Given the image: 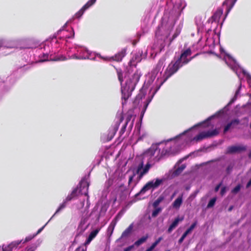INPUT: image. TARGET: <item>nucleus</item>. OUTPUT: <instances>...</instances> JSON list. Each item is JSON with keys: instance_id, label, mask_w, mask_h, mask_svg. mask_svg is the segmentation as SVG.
<instances>
[{"instance_id": "1", "label": "nucleus", "mask_w": 251, "mask_h": 251, "mask_svg": "<svg viewBox=\"0 0 251 251\" xmlns=\"http://www.w3.org/2000/svg\"><path fill=\"white\" fill-rule=\"evenodd\" d=\"M226 109V107L175 138H171L152 145L143 153V160H147L148 163L151 165V163L159 161L165 156L175 154L192 142L197 143L204 139L217 135L219 132L218 129L207 131L204 129L211 126L213 127L214 125L211 123L210 121L214 117H219L223 114Z\"/></svg>"}, {"instance_id": "2", "label": "nucleus", "mask_w": 251, "mask_h": 251, "mask_svg": "<svg viewBox=\"0 0 251 251\" xmlns=\"http://www.w3.org/2000/svg\"><path fill=\"white\" fill-rule=\"evenodd\" d=\"M185 6L184 0H178L175 4L172 0L167 2L161 23L155 32V38L161 50L165 46H170L180 34L181 27L178 26L171 36L175 23Z\"/></svg>"}, {"instance_id": "3", "label": "nucleus", "mask_w": 251, "mask_h": 251, "mask_svg": "<svg viewBox=\"0 0 251 251\" xmlns=\"http://www.w3.org/2000/svg\"><path fill=\"white\" fill-rule=\"evenodd\" d=\"M74 34L72 28L66 29L64 26L55 35L47 39L41 46L39 61H64L66 59L65 56L56 55V53L60 52V48L67 42V39L73 38Z\"/></svg>"}, {"instance_id": "4", "label": "nucleus", "mask_w": 251, "mask_h": 251, "mask_svg": "<svg viewBox=\"0 0 251 251\" xmlns=\"http://www.w3.org/2000/svg\"><path fill=\"white\" fill-rule=\"evenodd\" d=\"M165 58L162 57L156 65V67L151 73H149L146 76V80L142 88L140 89L139 93L136 97L134 103L135 105H138L143 103V109H144V102L150 92L151 87L156 84H159L160 79H163L162 72L165 66Z\"/></svg>"}, {"instance_id": "5", "label": "nucleus", "mask_w": 251, "mask_h": 251, "mask_svg": "<svg viewBox=\"0 0 251 251\" xmlns=\"http://www.w3.org/2000/svg\"><path fill=\"white\" fill-rule=\"evenodd\" d=\"M118 79L121 84L122 105L124 106L126 102V100L130 97L131 93L134 90L135 86L138 82L141 73L137 71L131 76H127L125 75V78L126 79L125 83H123V73L121 70H117Z\"/></svg>"}, {"instance_id": "6", "label": "nucleus", "mask_w": 251, "mask_h": 251, "mask_svg": "<svg viewBox=\"0 0 251 251\" xmlns=\"http://www.w3.org/2000/svg\"><path fill=\"white\" fill-rule=\"evenodd\" d=\"M180 67H181V65L179 63V61H176L175 62L172 61L169 65L166 71L163 75V79H160V83L159 84H156L155 86L152 85L151 87L150 92L148 94V96L146 99V101L144 102V109H143L141 112V116L142 117H143L149 104L151 101L155 93L159 89L161 86L169 77L176 73Z\"/></svg>"}, {"instance_id": "7", "label": "nucleus", "mask_w": 251, "mask_h": 251, "mask_svg": "<svg viewBox=\"0 0 251 251\" xmlns=\"http://www.w3.org/2000/svg\"><path fill=\"white\" fill-rule=\"evenodd\" d=\"M220 57L223 58L226 63L236 74L240 81H241V80L242 79V76H245L250 87H251V76L243 69L240 67L231 56L229 54L224 52L223 50L221 49V54L220 55ZM241 86V82H240V86L238 89L236 91L234 98L231 100L229 104L233 102L234 101L236 100L239 93Z\"/></svg>"}, {"instance_id": "8", "label": "nucleus", "mask_w": 251, "mask_h": 251, "mask_svg": "<svg viewBox=\"0 0 251 251\" xmlns=\"http://www.w3.org/2000/svg\"><path fill=\"white\" fill-rule=\"evenodd\" d=\"M123 174L120 170H117L111 176L105 183V188L106 191L111 188L120 195L126 194L128 191L126 186L122 182Z\"/></svg>"}, {"instance_id": "9", "label": "nucleus", "mask_w": 251, "mask_h": 251, "mask_svg": "<svg viewBox=\"0 0 251 251\" xmlns=\"http://www.w3.org/2000/svg\"><path fill=\"white\" fill-rule=\"evenodd\" d=\"M80 193L82 195H84L87 196V205L83 212L82 217L81 219L79 226L77 228V232L79 234H82L88 227L90 223L88 222V209L89 206V196L88 188L89 184L85 179H82L80 183Z\"/></svg>"}, {"instance_id": "10", "label": "nucleus", "mask_w": 251, "mask_h": 251, "mask_svg": "<svg viewBox=\"0 0 251 251\" xmlns=\"http://www.w3.org/2000/svg\"><path fill=\"white\" fill-rule=\"evenodd\" d=\"M144 161L142 160L134 169L133 174L129 176L128 184L133 188L149 171L151 164L147 163L144 166Z\"/></svg>"}, {"instance_id": "11", "label": "nucleus", "mask_w": 251, "mask_h": 251, "mask_svg": "<svg viewBox=\"0 0 251 251\" xmlns=\"http://www.w3.org/2000/svg\"><path fill=\"white\" fill-rule=\"evenodd\" d=\"M22 41V39L8 40L0 38V54L6 56L13 53L12 50L24 49L21 45Z\"/></svg>"}, {"instance_id": "12", "label": "nucleus", "mask_w": 251, "mask_h": 251, "mask_svg": "<svg viewBox=\"0 0 251 251\" xmlns=\"http://www.w3.org/2000/svg\"><path fill=\"white\" fill-rule=\"evenodd\" d=\"M96 56H99L100 57L104 59H107V58L102 57L100 55L94 52H92L88 50L86 48L77 45L76 50V59L82 60V59H95Z\"/></svg>"}, {"instance_id": "13", "label": "nucleus", "mask_w": 251, "mask_h": 251, "mask_svg": "<svg viewBox=\"0 0 251 251\" xmlns=\"http://www.w3.org/2000/svg\"><path fill=\"white\" fill-rule=\"evenodd\" d=\"M165 180V178H156L148 182L141 189L140 191L137 194H145L150 190H154L157 188Z\"/></svg>"}, {"instance_id": "14", "label": "nucleus", "mask_w": 251, "mask_h": 251, "mask_svg": "<svg viewBox=\"0 0 251 251\" xmlns=\"http://www.w3.org/2000/svg\"><path fill=\"white\" fill-rule=\"evenodd\" d=\"M223 13V9L219 8L215 12L211 19L208 21L209 23H211L212 26L210 29H208L207 31V33L209 31H213L214 33H217V27L218 26V23L219 22L220 18L222 15Z\"/></svg>"}, {"instance_id": "15", "label": "nucleus", "mask_w": 251, "mask_h": 251, "mask_svg": "<svg viewBox=\"0 0 251 251\" xmlns=\"http://www.w3.org/2000/svg\"><path fill=\"white\" fill-rule=\"evenodd\" d=\"M100 230V228H98L91 231L83 245L77 248L76 251H87V246L91 243L93 239L95 238Z\"/></svg>"}, {"instance_id": "16", "label": "nucleus", "mask_w": 251, "mask_h": 251, "mask_svg": "<svg viewBox=\"0 0 251 251\" xmlns=\"http://www.w3.org/2000/svg\"><path fill=\"white\" fill-rule=\"evenodd\" d=\"M191 54V49H188L181 53L180 57L176 61H179V63L182 67L183 65L188 63L192 59V57H190Z\"/></svg>"}, {"instance_id": "17", "label": "nucleus", "mask_w": 251, "mask_h": 251, "mask_svg": "<svg viewBox=\"0 0 251 251\" xmlns=\"http://www.w3.org/2000/svg\"><path fill=\"white\" fill-rule=\"evenodd\" d=\"M66 56L63 55L67 59H76V50L77 45H75L72 47H69L66 49ZM58 53H56V55H62V54H58Z\"/></svg>"}, {"instance_id": "18", "label": "nucleus", "mask_w": 251, "mask_h": 251, "mask_svg": "<svg viewBox=\"0 0 251 251\" xmlns=\"http://www.w3.org/2000/svg\"><path fill=\"white\" fill-rule=\"evenodd\" d=\"M97 0H89L75 15V18H79L81 17L85 11L93 5Z\"/></svg>"}, {"instance_id": "19", "label": "nucleus", "mask_w": 251, "mask_h": 251, "mask_svg": "<svg viewBox=\"0 0 251 251\" xmlns=\"http://www.w3.org/2000/svg\"><path fill=\"white\" fill-rule=\"evenodd\" d=\"M236 1L237 0H226L223 2V7L226 10V15L229 13Z\"/></svg>"}, {"instance_id": "20", "label": "nucleus", "mask_w": 251, "mask_h": 251, "mask_svg": "<svg viewBox=\"0 0 251 251\" xmlns=\"http://www.w3.org/2000/svg\"><path fill=\"white\" fill-rule=\"evenodd\" d=\"M246 148L243 146H232L227 148V152L232 153L245 151Z\"/></svg>"}, {"instance_id": "21", "label": "nucleus", "mask_w": 251, "mask_h": 251, "mask_svg": "<svg viewBox=\"0 0 251 251\" xmlns=\"http://www.w3.org/2000/svg\"><path fill=\"white\" fill-rule=\"evenodd\" d=\"M184 218L183 217H177L175 220L173 222V223L171 224L168 229V232L171 233L174 229H175L178 225L179 222H181L183 220Z\"/></svg>"}, {"instance_id": "22", "label": "nucleus", "mask_w": 251, "mask_h": 251, "mask_svg": "<svg viewBox=\"0 0 251 251\" xmlns=\"http://www.w3.org/2000/svg\"><path fill=\"white\" fill-rule=\"evenodd\" d=\"M186 168L185 164H177L175 167V170L173 173V175L174 176L179 175Z\"/></svg>"}, {"instance_id": "23", "label": "nucleus", "mask_w": 251, "mask_h": 251, "mask_svg": "<svg viewBox=\"0 0 251 251\" xmlns=\"http://www.w3.org/2000/svg\"><path fill=\"white\" fill-rule=\"evenodd\" d=\"M186 168L185 164H177L175 167V170L173 173V175L174 176L179 175Z\"/></svg>"}, {"instance_id": "24", "label": "nucleus", "mask_w": 251, "mask_h": 251, "mask_svg": "<svg viewBox=\"0 0 251 251\" xmlns=\"http://www.w3.org/2000/svg\"><path fill=\"white\" fill-rule=\"evenodd\" d=\"M186 168L185 164H177L175 167V170L173 173V175L174 176L179 175Z\"/></svg>"}, {"instance_id": "25", "label": "nucleus", "mask_w": 251, "mask_h": 251, "mask_svg": "<svg viewBox=\"0 0 251 251\" xmlns=\"http://www.w3.org/2000/svg\"><path fill=\"white\" fill-rule=\"evenodd\" d=\"M239 123V120L238 119H235L232 120L231 122L228 123L225 127L224 132L226 133L230 128H233L234 126L238 125Z\"/></svg>"}, {"instance_id": "26", "label": "nucleus", "mask_w": 251, "mask_h": 251, "mask_svg": "<svg viewBox=\"0 0 251 251\" xmlns=\"http://www.w3.org/2000/svg\"><path fill=\"white\" fill-rule=\"evenodd\" d=\"M126 52V49H123L120 52L115 54V56H112L111 58L116 61H121L123 58L125 56Z\"/></svg>"}, {"instance_id": "27", "label": "nucleus", "mask_w": 251, "mask_h": 251, "mask_svg": "<svg viewBox=\"0 0 251 251\" xmlns=\"http://www.w3.org/2000/svg\"><path fill=\"white\" fill-rule=\"evenodd\" d=\"M183 201V194L180 195L173 203L172 206L173 208L178 209L180 207Z\"/></svg>"}, {"instance_id": "28", "label": "nucleus", "mask_w": 251, "mask_h": 251, "mask_svg": "<svg viewBox=\"0 0 251 251\" xmlns=\"http://www.w3.org/2000/svg\"><path fill=\"white\" fill-rule=\"evenodd\" d=\"M141 60V57L139 54H136L133 57L132 59L130 61L129 65L130 67L135 66L136 63L140 62Z\"/></svg>"}, {"instance_id": "29", "label": "nucleus", "mask_w": 251, "mask_h": 251, "mask_svg": "<svg viewBox=\"0 0 251 251\" xmlns=\"http://www.w3.org/2000/svg\"><path fill=\"white\" fill-rule=\"evenodd\" d=\"M140 127H141V124L138 123L136 125V132L139 135L138 141L142 140L147 135L146 133H143L142 134L141 133Z\"/></svg>"}, {"instance_id": "30", "label": "nucleus", "mask_w": 251, "mask_h": 251, "mask_svg": "<svg viewBox=\"0 0 251 251\" xmlns=\"http://www.w3.org/2000/svg\"><path fill=\"white\" fill-rule=\"evenodd\" d=\"M77 189V188L74 189L71 193L66 197L64 201H65L67 203L68 201H71L76 196Z\"/></svg>"}, {"instance_id": "31", "label": "nucleus", "mask_w": 251, "mask_h": 251, "mask_svg": "<svg viewBox=\"0 0 251 251\" xmlns=\"http://www.w3.org/2000/svg\"><path fill=\"white\" fill-rule=\"evenodd\" d=\"M67 204V202L65 201H63L59 205L58 208L57 209L56 211H55L54 215L51 217V218L50 219V221L51 220V219L53 218V217L56 215V214L60 212L61 210H62L63 209H64L66 205Z\"/></svg>"}, {"instance_id": "32", "label": "nucleus", "mask_w": 251, "mask_h": 251, "mask_svg": "<svg viewBox=\"0 0 251 251\" xmlns=\"http://www.w3.org/2000/svg\"><path fill=\"white\" fill-rule=\"evenodd\" d=\"M133 228V225H130L122 233L121 238L128 236L131 233Z\"/></svg>"}, {"instance_id": "33", "label": "nucleus", "mask_w": 251, "mask_h": 251, "mask_svg": "<svg viewBox=\"0 0 251 251\" xmlns=\"http://www.w3.org/2000/svg\"><path fill=\"white\" fill-rule=\"evenodd\" d=\"M116 224V222L112 221L109 226L107 228V234L109 235V236L112 234Z\"/></svg>"}, {"instance_id": "34", "label": "nucleus", "mask_w": 251, "mask_h": 251, "mask_svg": "<svg viewBox=\"0 0 251 251\" xmlns=\"http://www.w3.org/2000/svg\"><path fill=\"white\" fill-rule=\"evenodd\" d=\"M148 238V235L143 236V237H141V238H140L139 239H138V240H137L134 243V245L136 246H139L140 245L144 243L145 242H146V241L147 240Z\"/></svg>"}, {"instance_id": "35", "label": "nucleus", "mask_w": 251, "mask_h": 251, "mask_svg": "<svg viewBox=\"0 0 251 251\" xmlns=\"http://www.w3.org/2000/svg\"><path fill=\"white\" fill-rule=\"evenodd\" d=\"M197 225V221L194 222L185 232H186L188 234V235L190 234L193 231V230L194 229V228Z\"/></svg>"}, {"instance_id": "36", "label": "nucleus", "mask_w": 251, "mask_h": 251, "mask_svg": "<svg viewBox=\"0 0 251 251\" xmlns=\"http://www.w3.org/2000/svg\"><path fill=\"white\" fill-rule=\"evenodd\" d=\"M216 198H213L212 199H211L207 204V208H211V207H213L214 205V204L216 202Z\"/></svg>"}, {"instance_id": "37", "label": "nucleus", "mask_w": 251, "mask_h": 251, "mask_svg": "<svg viewBox=\"0 0 251 251\" xmlns=\"http://www.w3.org/2000/svg\"><path fill=\"white\" fill-rule=\"evenodd\" d=\"M36 236L35 235V234H33V235H29L28 236H27L24 240H22V243L23 242V243H25L26 242H27L29 241H30L31 240H32L33 238H34Z\"/></svg>"}, {"instance_id": "38", "label": "nucleus", "mask_w": 251, "mask_h": 251, "mask_svg": "<svg viewBox=\"0 0 251 251\" xmlns=\"http://www.w3.org/2000/svg\"><path fill=\"white\" fill-rule=\"evenodd\" d=\"M161 208H157L154 209L152 213V216L153 217H156L158 213L161 211Z\"/></svg>"}, {"instance_id": "39", "label": "nucleus", "mask_w": 251, "mask_h": 251, "mask_svg": "<svg viewBox=\"0 0 251 251\" xmlns=\"http://www.w3.org/2000/svg\"><path fill=\"white\" fill-rule=\"evenodd\" d=\"M162 239L163 238L161 237L158 238L157 240H156L151 245L152 247L154 249L155 247L159 244V243L162 240Z\"/></svg>"}, {"instance_id": "40", "label": "nucleus", "mask_w": 251, "mask_h": 251, "mask_svg": "<svg viewBox=\"0 0 251 251\" xmlns=\"http://www.w3.org/2000/svg\"><path fill=\"white\" fill-rule=\"evenodd\" d=\"M241 189V185L238 184L237 185L234 189L232 190V193L234 194H236L238 193Z\"/></svg>"}, {"instance_id": "41", "label": "nucleus", "mask_w": 251, "mask_h": 251, "mask_svg": "<svg viewBox=\"0 0 251 251\" xmlns=\"http://www.w3.org/2000/svg\"><path fill=\"white\" fill-rule=\"evenodd\" d=\"M199 192L198 190L196 191L195 192H194L193 194H192L189 197V200L192 201L195 198L196 196L197 195L198 193Z\"/></svg>"}, {"instance_id": "42", "label": "nucleus", "mask_w": 251, "mask_h": 251, "mask_svg": "<svg viewBox=\"0 0 251 251\" xmlns=\"http://www.w3.org/2000/svg\"><path fill=\"white\" fill-rule=\"evenodd\" d=\"M50 221L49 220L43 226H42L41 228H40V229H39L38 230V231H37V232L34 234L35 236H36L37 235H38V234H39L43 230V229L44 228V227L46 226L48 224V223L50 222Z\"/></svg>"}, {"instance_id": "43", "label": "nucleus", "mask_w": 251, "mask_h": 251, "mask_svg": "<svg viewBox=\"0 0 251 251\" xmlns=\"http://www.w3.org/2000/svg\"><path fill=\"white\" fill-rule=\"evenodd\" d=\"M36 247L33 246L27 247V248H26L25 251H34Z\"/></svg>"}, {"instance_id": "44", "label": "nucleus", "mask_w": 251, "mask_h": 251, "mask_svg": "<svg viewBox=\"0 0 251 251\" xmlns=\"http://www.w3.org/2000/svg\"><path fill=\"white\" fill-rule=\"evenodd\" d=\"M116 130L115 129H112V132H110V137L108 138V140H110L113 138L116 133Z\"/></svg>"}, {"instance_id": "45", "label": "nucleus", "mask_w": 251, "mask_h": 251, "mask_svg": "<svg viewBox=\"0 0 251 251\" xmlns=\"http://www.w3.org/2000/svg\"><path fill=\"white\" fill-rule=\"evenodd\" d=\"M232 168H233L232 165H229L226 168V173L227 174H229L231 172Z\"/></svg>"}, {"instance_id": "46", "label": "nucleus", "mask_w": 251, "mask_h": 251, "mask_svg": "<svg viewBox=\"0 0 251 251\" xmlns=\"http://www.w3.org/2000/svg\"><path fill=\"white\" fill-rule=\"evenodd\" d=\"M226 191V187H223L221 190V195L223 196L225 194Z\"/></svg>"}, {"instance_id": "47", "label": "nucleus", "mask_w": 251, "mask_h": 251, "mask_svg": "<svg viewBox=\"0 0 251 251\" xmlns=\"http://www.w3.org/2000/svg\"><path fill=\"white\" fill-rule=\"evenodd\" d=\"M222 185V182H221L220 183H219L218 185H217L215 188V192H217L219 191L221 186Z\"/></svg>"}, {"instance_id": "48", "label": "nucleus", "mask_w": 251, "mask_h": 251, "mask_svg": "<svg viewBox=\"0 0 251 251\" xmlns=\"http://www.w3.org/2000/svg\"><path fill=\"white\" fill-rule=\"evenodd\" d=\"M132 248V246H129L126 248H125L124 250V251H130L131 249Z\"/></svg>"}, {"instance_id": "49", "label": "nucleus", "mask_w": 251, "mask_h": 251, "mask_svg": "<svg viewBox=\"0 0 251 251\" xmlns=\"http://www.w3.org/2000/svg\"><path fill=\"white\" fill-rule=\"evenodd\" d=\"M203 30V27H198V33L202 32Z\"/></svg>"}, {"instance_id": "50", "label": "nucleus", "mask_w": 251, "mask_h": 251, "mask_svg": "<svg viewBox=\"0 0 251 251\" xmlns=\"http://www.w3.org/2000/svg\"><path fill=\"white\" fill-rule=\"evenodd\" d=\"M187 235L188 234L186 232H184V233L182 234L181 237L184 239Z\"/></svg>"}, {"instance_id": "51", "label": "nucleus", "mask_w": 251, "mask_h": 251, "mask_svg": "<svg viewBox=\"0 0 251 251\" xmlns=\"http://www.w3.org/2000/svg\"><path fill=\"white\" fill-rule=\"evenodd\" d=\"M187 235L188 234L186 232H184V233L182 234L181 237L184 239Z\"/></svg>"}, {"instance_id": "52", "label": "nucleus", "mask_w": 251, "mask_h": 251, "mask_svg": "<svg viewBox=\"0 0 251 251\" xmlns=\"http://www.w3.org/2000/svg\"><path fill=\"white\" fill-rule=\"evenodd\" d=\"M154 248L152 247L151 246L150 247H149L148 249H147L145 251H152Z\"/></svg>"}, {"instance_id": "53", "label": "nucleus", "mask_w": 251, "mask_h": 251, "mask_svg": "<svg viewBox=\"0 0 251 251\" xmlns=\"http://www.w3.org/2000/svg\"><path fill=\"white\" fill-rule=\"evenodd\" d=\"M184 239L181 237V238L178 240V243L181 244L183 242V241H184Z\"/></svg>"}, {"instance_id": "54", "label": "nucleus", "mask_w": 251, "mask_h": 251, "mask_svg": "<svg viewBox=\"0 0 251 251\" xmlns=\"http://www.w3.org/2000/svg\"><path fill=\"white\" fill-rule=\"evenodd\" d=\"M176 194V192H175L174 194L172 195L171 198L173 199Z\"/></svg>"}, {"instance_id": "55", "label": "nucleus", "mask_w": 251, "mask_h": 251, "mask_svg": "<svg viewBox=\"0 0 251 251\" xmlns=\"http://www.w3.org/2000/svg\"><path fill=\"white\" fill-rule=\"evenodd\" d=\"M158 203H159V201H158V202L157 201L154 202V203H153L154 206H156Z\"/></svg>"}, {"instance_id": "56", "label": "nucleus", "mask_w": 251, "mask_h": 251, "mask_svg": "<svg viewBox=\"0 0 251 251\" xmlns=\"http://www.w3.org/2000/svg\"><path fill=\"white\" fill-rule=\"evenodd\" d=\"M232 209V206H230L229 209H228V211H231V210Z\"/></svg>"}, {"instance_id": "57", "label": "nucleus", "mask_w": 251, "mask_h": 251, "mask_svg": "<svg viewBox=\"0 0 251 251\" xmlns=\"http://www.w3.org/2000/svg\"><path fill=\"white\" fill-rule=\"evenodd\" d=\"M249 156L250 158H251V151H250L249 154Z\"/></svg>"}, {"instance_id": "58", "label": "nucleus", "mask_w": 251, "mask_h": 251, "mask_svg": "<svg viewBox=\"0 0 251 251\" xmlns=\"http://www.w3.org/2000/svg\"><path fill=\"white\" fill-rule=\"evenodd\" d=\"M82 206H83V205H84V202H83L82 203Z\"/></svg>"}, {"instance_id": "59", "label": "nucleus", "mask_w": 251, "mask_h": 251, "mask_svg": "<svg viewBox=\"0 0 251 251\" xmlns=\"http://www.w3.org/2000/svg\"><path fill=\"white\" fill-rule=\"evenodd\" d=\"M0 251H1V247H0Z\"/></svg>"}, {"instance_id": "60", "label": "nucleus", "mask_w": 251, "mask_h": 251, "mask_svg": "<svg viewBox=\"0 0 251 251\" xmlns=\"http://www.w3.org/2000/svg\"><path fill=\"white\" fill-rule=\"evenodd\" d=\"M210 53H213V52H212V51H210Z\"/></svg>"}, {"instance_id": "61", "label": "nucleus", "mask_w": 251, "mask_h": 251, "mask_svg": "<svg viewBox=\"0 0 251 251\" xmlns=\"http://www.w3.org/2000/svg\"><path fill=\"white\" fill-rule=\"evenodd\" d=\"M170 251L169 250H167V251Z\"/></svg>"}]
</instances>
